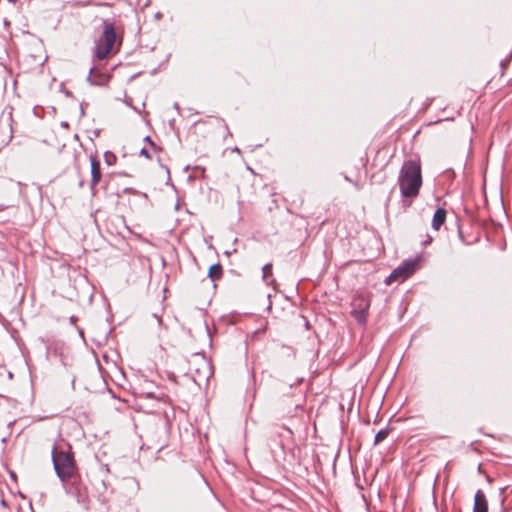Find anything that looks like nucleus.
Masks as SVG:
<instances>
[{"label": "nucleus", "mask_w": 512, "mask_h": 512, "mask_svg": "<svg viewBox=\"0 0 512 512\" xmlns=\"http://www.w3.org/2000/svg\"><path fill=\"white\" fill-rule=\"evenodd\" d=\"M401 195L404 198H414L419 194L422 186L421 165L416 160L403 163L398 177Z\"/></svg>", "instance_id": "f257e3e1"}, {"label": "nucleus", "mask_w": 512, "mask_h": 512, "mask_svg": "<svg viewBox=\"0 0 512 512\" xmlns=\"http://www.w3.org/2000/svg\"><path fill=\"white\" fill-rule=\"evenodd\" d=\"M51 456L55 473L63 487L66 488L68 482L77 474V464L71 446L68 445L66 450L53 446Z\"/></svg>", "instance_id": "f03ea898"}, {"label": "nucleus", "mask_w": 512, "mask_h": 512, "mask_svg": "<svg viewBox=\"0 0 512 512\" xmlns=\"http://www.w3.org/2000/svg\"><path fill=\"white\" fill-rule=\"evenodd\" d=\"M116 41L115 27L107 20L103 21V32L95 43L94 56L104 59L112 50Z\"/></svg>", "instance_id": "7ed1b4c3"}, {"label": "nucleus", "mask_w": 512, "mask_h": 512, "mask_svg": "<svg viewBox=\"0 0 512 512\" xmlns=\"http://www.w3.org/2000/svg\"><path fill=\"white\" fill-rule=\"evenodd\" d=\"M418 258L406 259L387 277L386 282L391 284L394 281H403L411 276L417 269Z\"/></svg>", "instance_id": "20e7f679"}, {"label": "nucleus", "mask_w": 512, "mask_h": 512, "mask_svg": "<svg viewBox=\"0 0 512 512\" xmlns=\"http://www.w3.org/2000/svg\"><path fill=\"white\" fill-rule=\"evenodd\" d=\"M90 166H91V183H90V189L93 194H95V187L100 182L102 173H101V166L99 160L91 156L90 157Z\"/></svg>", "instance_id": "39448f33"}, {"label": "nucleus", "mask_w": 512, "mask_h": 512, "mask_svg": "<svg viewBox=\"0 0 512 512\" xmlns=\"http://www.w3.org/2000/svg\"><path fill=\"white\" fill-rule=\"evenodd\" d=\"M110 76L106 73L96 71L94 67H91L87 76V81L91 85L104 86L108 83Z\"/></svg>", "instance_id": "423d86ee"}, {"label": "nucleus", "mask_w": 512, "mask_h": 512, "mask_svg": "<svg viewBox=\"0 0 512 512\" xmlns=\"http://www.w3.org/2000/svg\"><path fill=\"white\" fill-rule=\"evenodd\" d=\"M473 512H488L486 496L482 490L475 493Z\"/></svg>", "instance_id": "0eeeda50"}, {"label": "nucleus", "mask_w": 512, "mask_h": 512, "mask_svg": "<svg viewBox=\"0 0 512 512\" xmlns=\"http://www.w3.org/2000/svg\"><path fill=\"white\" fill-rule=\"evenodd\" d=\"M447 212L444 208H437L432 219V227L434 230H439L446 221Z\"/></svg>", "instance_id": "6e6552de"}, {"label": "nucleus", "mask_w": 512, "mask_h": 512, "mask_svg": "<svg viewBox=\"0 0 512 512\" xmlns=\"http://www.w3.org/2000/svg\"><path fill=\"white\" fill-rule=\"evenodd\" d=\"M369 304L363 308L353 309L351 314L358 324L364 325L367 321Z\"/></svg>", "instance_id": "1a4fd4ad"}, {"label": "nucleus", "mask_w": 512, "mask_h": 512, "mask_svg": "<svg viewBox=\"0 0 512 512\" xmlns=\"http://www.w3.org/2000/svg\"><path fill=\"white\" fill-rule=\"evenodd\" d=\"M203 367L202 369H197L196 372L200 379L208 380L212 375V370L210 364L202 358Z\"/></svg>", "instance_id": "9d476101"}, {"label": "nucleus", "mask_w": 512, "mask_h": 512, "mask_svg": "<svg viewBox=\"0 0 512 512\" xmlns=\"http://www.w3.org/2000/svg\"><path fill=\"white\" fill-rule=\"evenodd\" d=\"M222 276V266L219 263L213 264L208 271V277L212 280H218Z\"/></svg>", "instance_id": "9b49d317"}, {"label": "nucleus", "mask_w": 512, "mask_h": 512, "mask_svg": "<svg viewBox=\"0 0 512 512\" xmlns=\"http://www.w3.org/2000/svg\"><path fill=\"white\" fill-rule=\"evenodd\" d=\"M389 432H390L389 428H384V429L379 430L375 435L374 445H377V444L381 443L382 441H384L388 437Z\"/></svg>", "instance_id": "f8f14e48"}, {"label": "nucleus", "mask_w": 512, "mask_h": 512, "mask_svg": "<svg viewBox=\"0 0 512 512\" xmlns=\"http://www.w3.org/2000/svg\"><path fill=\"white\" fill-rule=\"evenodd\" d=\"M262 272H263V280L269 284L268 282V277L272 275V264L271 263H267L263 266L262 268Z\"/></svg>", "instance_id": "ddd939ff"}, {"label": "nucleus", "mask_w": 512, "mask_h": 512, "mask_svg": "<svg viewBox=\"0 0 512 512\" xmlns=\"http://www.w3.org/2000/svg\"><path fill=\"white\" fill-rule=\"evenodd\" d=\"M142 396L146 397V398H152V399H156L158 401H164L165 400V395L164 393H160V394H156L154 392H146V391H143L142 392Z\"/></svg>", "instance_id": "4468645a"}, {"label": "nucleus", "mask_w": 512, "mask_h": 512, "mask_svg": "<svg viewBox=\"0 0 512 512\" xmlns=\"http://www.w3.org/2000/svg\"><path fill=\"white\" fill-rule=\"evenodd\" d=\"M144 141L148 143L154 150H160V148L155 144V142L152 141L150 136H146L144 138Z\"/></svg>", "instance_id": "2eb2a0df"}, {"label": "nucleus", "mask_w": 512, "mask_h": 512, "mask_svg": "<svg viewBox=\"0 0 512 512\" xmlns=\"http://www.w3.org/2000/svg\"><path fill=\"white\" fill-rule=\"evenodd\" d=\"M140 155L146 157L147 159H151V155L146 148H142L140 151Z\"/></svg>", "instance_id": "dca6fc26"}, {"label": "nucleus", "mask_w": 512, "mask_h": 512, "mask_svg": "<svg viewBox=\"0 0 512 512\" xmlns=\"http://www.w3.org/2000/svg\"><path fill=\"white\" fill-rule=\"evenodd\" d=\"M108 157L115 158V156H114L112 153H110V152H106V153H105V160H106V162L110 165V164H111V162H110V161H108Z\"/></svg>", "instance_id": "f3484780"}, {"label": "nucleus", "mask_w": 512, "mask_h": 512, "mask_svg": "<svg viewBox=\"0 0 512 512\" xmlns=\"http://www.w3.org/2000/svg\"><path fill=\"white\" fill-rule=\"evenodd\" d=\"M432 240H433L432 237L428 236V238L423 242V245L427 246V245L431 244Z\"/></svg>", "instance_id": "a211bd4d"}, {"label": "nucleus", "mask_w": 512, "mask_h": 512, "mask_svg": "<svg viewBox=\"0 0 512 512\" xmlns=\"http://www.w3.org/2000/svg\"><path fill=\"white\" fill-rule=\"evenodd\" d=\"M100 485H101V487H102V490H103V491H106V489H107V485H106V483H105V481H104V480H100Z\"/></svg>", "instance_id": "6ab92c4d"}, {"label": "nucleus", "mask_w": 512, "mask_h": 512, "mask_svg": "<svg viewBox=\"0 0 512 512\" xmlns=\"http://www.w3.org/2000/svg\"><path fill=\"white\" fill-rule=\"evenodd\" d=\"M154 317L158 320L159 323H161V319L155 314Z\"/></svg>", "instance_id": "aec40b11"}, {"label": "nucleus", "mask_w": 512, "mask_h": 512, "mask_svg": "<svg viewBox=\"0 0 512 512\" xmlns=\"http://www.w3.org/2000/svg\"><path fill=\"white\" fill-rule=\"evenodd\" d=\"M83 185H84V181L82 180L79 182V186L82 187Z\"/></svg>", "instance_id": "412c9836"}, {"label": "nucleus", "mask_w": 512, "mask_h": 512, "mask_svg": "<svg viewBox=\"0 0 512 512\" xmlns=\"http://www.w3.org/2000/svg\"><path fill=\"white\" fill-rule=\"evenodd\" d=\"M1 504H2L3 506H6V501H5V500H2V501H1Z\"/></svg>", "instance_id": "4be33fe9"}]
</instances>
